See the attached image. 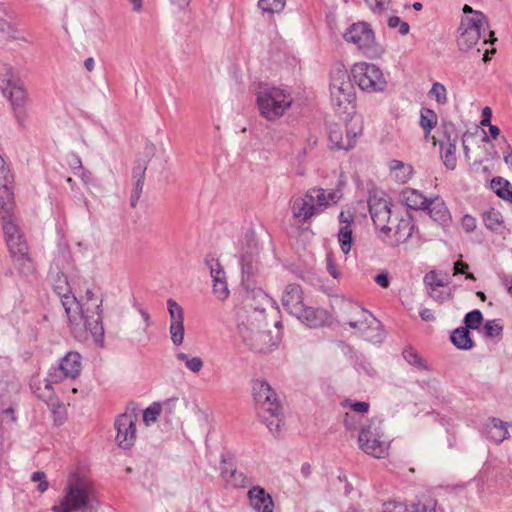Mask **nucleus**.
I'll list each match as a JSON object with an SVG mask.
<instances>
[{
	"instance_id": "50",
	"label": "nucleus",
	"mask_w": 512,
	"mask_h": 512,
	"mask_svg": "<svg viewBox=\"0 0 512 512\" xmlns=\"http://www.w3.org/2000/svg\"><path fill=\"white\" fill-rule=\"evenodd\" d=\"M403 357L411 365H414L416 367L423 366L422 359L413 348L409 347L404 349Z\"/></svg>"
},
{
	"instance_id": "39",
	"label": "nucleus",
	"mask_w": 512,
	"mask_h": 512,
	"mask_svg": "<svg viewBox=\"0 0 512 512\" xmlns=\"http://www.w3.org/2000/svg\"><path fill=\"white\" fill-rule=\"evenodd\" d=\"M176 358L177 360L183 362L185 367L193 373H199L204 365L203 360L200 357H190L184 352L177 353Z\"/></svg>"
},
{
	"instance_id": "6",
	"label": "nucleus",
	"mask_w": 512,
	"mask_h": 512,
	"mask_svg": "<svg viewBox=\"0 0 512 512\" xmlns=\"http://www.w3.org/2000/svg\"><path fill=\"white\" fill-rule=\"evenodd\" d=\"M82 370V357L78 352H68L61 360L58 368L50 372L47 379L43 381V389L39 387L35 393L37 397L45 401L49 406L55 407L59 404L58 398L54 395L52 384L62 381L63 378H76Z\"/></svg>"
},
{
	"instance_id": "33",
	"label": "nucleus",
	"mask_w": 512,
	"mask_h": 512,
	"mask_svg": "<svg viewBox=\"0 0 512 512\" xmlns=\"http://www.w3.org/2000/svg\"><path fill=\"white\" fill-rule=\"evenodd\" d=\"M407 512H437V500L431 496H422L408 505Z\"/></svg>"
},
{
	"instance_id": "46",
	"label": "nucleus",
	"mask_w": 512,
	"mask_h": 512,
	"mask_svg": "<svg viewBox=\"0 0 512 512\" xmlns=\"http://www.w3.org/2000/svg\"><path fill=\"white\" fill-rule=\"evenodd\" d=\"M483 320L482 313L479 310H473L466 314L464 322L467 329H477Z\"/></svg>"
},
{
	"instance_id": "29",
	"label": "nucleus",
	"mask_w": 512,
	"mask_h": 512,
	"mask_svg": "<svg viewBox=\"0 0 512 512\" xmlns=\"http://www.w3.org/2000/svg\"><path fill=\"white\" fill-rule=\"evenodd\" d=\"M388 168L391 178L402 184L408 182L413 174L410 164L396 159L389 161Z\"/></svg>"
},
{
	"instance_id": "52",
	"label": "nucleus",
	"mask_w": 512,
	"mask_h": 512,
	"mask_svg": "<svg viewBox=\"0 0 512 512\" xmlns=\"http://www.w3.org/2000/svg\"><path fill=\"white\" fill-rule=\"evenodd\" d=\"M227 482L235 487H244L248 483L247 478L241 472L237 471H233L230 474V477L227 479Z\"/></svg>"
},
{
	"instance_id": "64",
	"label": "nucleus",
	"mask_w": 512,
	"mask_h": 512,
	"mask_svg": "<svg viewBox=\"0 0 512 512\" xmlns=\"http://www.w3.org/2000/svg\"><path fill=\"white\" fill-rule=\"evenodd\" d=\"M488 127H489L490 135L494 139L497 138L499 136V134H500V129L497 126L492 125V124L488 125Z\"/></svg>"
},
{
	"instance_id": "1",
	"label": "nucleus",
	"mask_w": 512,
	"mask_h": 512,
	"mask_svg": "<svg viewBox=\"0 0 512 512\" xmlns=\"http://www.w3.org/2000/svg\"><path fill=\"white\" fill-rule=\"evenodd\" d=\"M59 295L74 338L80 342L86 341L89 336L96 342L102 340V297L98 289L87 288L80 300L71 294Z\"/></svg>"
},
{
	"instance_id": "43",
	"label": "nucleus",
	"mask_w": 512,
	"mask_h": 512,
	"mask_svg": "<svg viewBox=\"0 0 512 512\" xmlns=\"http://www.w3.org/2000/svg\"><path fill=\"white\" fill-rule=\"evenodd\" d=\"M429 95L433 97L435 101L440 105H444L448 102L447 89L440 82L433 83L429 91Z\"/></svg>"
},
{
	"instance_id": "32",
	"label": "nucleus",
	"mask_w": 512,
	"mask_h": 512,
	"mask_svg": "<svg viewBox=\"0 0 512 512\" xmlns=\"http://www.w3.org/2000/svg\"><path fill=\"white\" fill-rule=\"evenodd\" d=\"M20 82L22 81L11 65L7 63L0 65V86L2 90H7L10 86L16 85Z\"/></svg>"
},
{
	"instance_id": "60",
	"label": "nucleus",
	"mask_w": 512,
	"mask_h": 512,
	"mask_svg": "<svg viewBox=\"0 0 512 512\" xmlns=\"http://www.w3.org/2000/svg\"><path fill=\"white\" fill-rule=\"evenodd\" d=\"M469 266L467 263L463 261H457L454 263V275L456 274H465L468 270Z\"/></svg>"
},
{
	"instance_id": "47",
	"label": "nucleus",
	"mask_w": 512,
	"mask_h": 512,
	"mask_svg": "<svg viewBox=\"0 0 512 512\" xmlns=\"http://www.w3.org/2000/svg\"><path fill=\"white\" fill-rule=\"evenodd\" d=\"M213 293L217 299L224 301L228 298L230 291L228 289L227 280H218L213 283Z\"/></svg>"
},
{
	"instance_id": "30",
	"label": "nucleus",
	"mask_w": 512,
	"mask_h": 512,
	"mask_svg": "<svg viewBox=\"0 0 512 512\" xmlns=\"http://www.w3.org/2000/svg\"><path fill=\"white\" fill-rule=\"evenodd\" d=\"M295 317L301 322L305 323L307 326L316 328L324 323L326 319V313L322 309L307 307L305 305L302 308L301 314H296Z\"/></svg>"
},
{
	"instance_id": "57",
	"label": "nucleus",
	"mask_w": 512,
	"mask_h": 512,
	"mask_svg": "<svg viewBox=\"0 0 512 512\" xmlns=\"http://www.w3.org/2000/svg\"><path fill=\"white\" fill-rule=\"evenodd\" d=\"M374 280L382 288H388V286L390 284L388 275L385 273H380V274L376 275Z\"/></svg>"
},
{
	"instance_id": "25",
	"label": "nucleus",
	"mask_w": 512,
	"mask_h": 512,
	"mask_svg": "<svg viewBox=\"0 0 512 512\" xmlns=\"http://www.w3.org/2000/svg\"><path fill=\"white\" fill-rule=\"evenodd\" d=\"M250 504L258 512H273V501L271 496L263 488L253 487L248 492Z\"/></svg>"
},
{
	"instance_id": "13",
	"label": "nucleus",
	"mask_w": 512,
	"mask_h": 512,
	"mask_svg": "<svg viewBox=\"0 0 512 512\" xmlns=\"http://www.w3.org/2000/svg\"><path fill=\"white\" fill-rule=\"evenodd\" d=\"M349 325L357 329L359 336L369 342L378 343L382 340L380 323L367 310L361 307L353 308Z\"/></svg>"
},
{
	"instance_id": "37",
	"label": "nucleus",
	"mask_w": 512,
	"mask_h": 512,
	"mask_svg": "<svg viewBox=\"0 0 512 512\" xmlns=\"http://www.w3.org/2000/svg\"><path fill=\"white\" fill-rule=\"evenodd\" d=\"M452 343L459 349H470L473 342L470 338V333L467 328H457L451 334Z\"/></svg>"
},
{
	"instance_id": "59",
	"label": "nucleus",
	"mask_w": 512,
	"mask_h": 512,
	"mask_svg": "<svg viewBox=\"0 0 512 512\" xmlns=\"http://www.w3.org/2000/svg\"><path fill=\"white\" fill-rule=\"evenodd\" d=\"M429 295L431 298L439 302H442L446 296H448V294L444 295V293L440 291L439 288H430Z\"/></svg>"
},
{
	"instance_id": "17",
	"label": "nucleus",
	"mask_w": 512,
	"mask_h": 512,
	"mask_svg": "<svg viewBox=\"0 0 512 512\" xmlns=\"http://www.w3.org/2000/svg\"><path fill=\"white\" fill-rule=\"evenodd\" d=\"M389 231H382L385 240L392 246H399L406 243L413 235L415 225L413 219L409 215H396L388 224Z\"/></svg>"
},
{
	"instance_id": "51",
	"label": "nucleus",
	"mask_w": 512,
	"mask_h": 512,
	"mask_svg": "<svg viewBox=\"0 0 512 512\" xmlns=\"http://www.w3.org/2000/svg\"><path fill=\"white\" fill-rule=\"evenodd\" d=\"M145 167H138L134 170V178L136 179L135 183V192L137 199L139 198L140 193L142 192L143 185H144V179H145Z\"/></svg>"
},
{
	"instance_id": "61",
	"label": "nucleus",
	"mask_w": 512,
	"mask_h": 512,
	"mask_svg": "<svg viewBox=\"0 0 512 512\" xmlns=\"http://www.w3.org/2000/svg\"><path fill=\"white\" fill-rule=\"evenodd\" d=\"M420 317L424 321H434L435 320V316H434L433 312L430 309H428V308H424L420 312Z\"/></svg>"
},
{
	"instance_id": "53",
	"label": "nucleus",
	"mask_w": 512,
	"mask_h": 512,
	"mask_svg": "<svg viewBox=\"0 0 512 512\" xmlns=\"http://www.w3.org/2000/svg\"><path fill=\"white\" fill-rule=\"evenodd\" d=\"M343 405L349 406L353 411L362 414L367 413L370 408L369 403L364 401L352 402L350 400H345Z\"/></svg>"
},
{
	"instance_id": "8",
	"label": "nucleus",
	"mask_w": 512,
	"mask_h": 512,
	"mask_svg": "<svg viewBox=\"0 0 512 512\" xmlns=\"http://www.w3.org/2000/svg\"><path fill=\"white\" fill-rule=\"evenodd\" d=\"M343 39L356 46L369 59H379L385 53L384 47L376 40L371 24L365 21L351 24L343 33Z\"/></svg>"
},
{
	"instance_id": "49",
	"label": "nucleus",
	"mask_w": 512,
	"mask_h": 512,
	"mask_svg": "<svg viewBox=\"0 0 512 512\" xmlns=\"http://www.w3.org/2000/svg\"><path fill=\"white\" fill-rule=\"evenodd\" d=\"M502 333V326L496 320H489L484 325V334L487 337H498Z\"/></svg>"
},
{
	"instance_id": "40",
	"label": "nucleus",
	"mask_w": 512,
	"mask_h": 512,
	"mask_svg": "<svg viewBox=\"0 0 512 512\" xmlns=\"http://www.w3.org/2000/svg\"><path fill=\"white\" fill-rule=\"evenodd\" d=\"M162 405L159 402H153L143 411V422L146 426H151L158 420L162 413Z\"/></svg>"
},
{
	"instance_id": "26",
	"label": "nucleus",
	"mask_w": 512,
	"mask_h": 512,
	"mask_svg": "<svg viewBox=\"0 0 512 512\" xmlns=\"http://www.w3.org/2000/svg\"><path fill=\"white\" fill-rule=\"evenodd\" d=\"M437 123V114L432 109H421L419 125L423 129L425 140L431 141L434 146L437 145L438 141L436 137L431 134V132L436 127Z\"/></svg>"
},
{
	"instance_id": "23",
	"label": "nucleus",
	"mask_w": 512,
	"mask_h": 512,
	"mask_svg": "<svg viewBox=\"0 0 512 512\" xmlns=\"http://www.w3.org/2000/svg\"><path fill=\"white\" fill-rule=\"evenodd\" d=\"M13 183L12 181L1 180L0 181V219H10L14 218V193H13Z\"/></svg>"
},
{
	"instance_id": "48",
	"label": "nucleus",
	"mask_w": 512,
	"mask_h": 512,
	"mask_svg": "<svg viewBox=\"0 0 512 512\" xmlns=\"http://www.w3.org/2000/svg\"><path fill=\"white\" fill-rule=\"evenodd\" d=\"M424 282L430 288H440L445 285L444 278L434 271H431L425 275Z\"/></svg>"
},
{
	"instance_id": "15",
	"label": "nucleus",
	"mask_w": 512,
	"mask_h": 512,
	"mask_svg": "<svg viewBox=\"0 0 512 512\" xmlns=\"http://www.w3.org/2000/svg\"><path fill=\"white\" fill-rule=\"evenodd\" d=\"M2 229L6 245L12 257L19 261L28 260L29 248L14 218L2 220Z\"/></svg>"
},
{
	"instance_id": "19",
	"label": "nucleus",
	"mask_w": 512,
	"mask_h": 512,
	"mask_svg": "<svg viewBox=\"0 0 512 512\" xmlns=\"http://www.w3.org/2000/svg\"><path fill=\"white\" fill-rule=\"evenodd\" d=\"M167 308L170 316L169 332L171 341L179 346L184 341V311L183 308L173 299L167 300Z\"/></svg>"
},
{
	"instance_id": "31",
	"label": "nucleus",
	"mask_w": 512,
	"mask_h": 512,
	"mask_svg": "<svg viewBox=\"0 0 512 512\" xmlns=\"http://www.w3.org/2000/svg\"><path fill=\"white\" fill-rule=\"evenodd\" d=\"M508 423L493 418L486 425V434L494 444H499L508 437Z\"/></svg>"
},
{
	"instance_id": "7",
	"label": "nucleus",
	"mask_w": 512,
	"mask_h": 512,
	"mask_svg": "<svg viewBox=\"0 0 512 512\" xmlns=\"http://www.w3.org/2000/svg\"><path fill=\"white\" fill-rule=\"evenodd\" d=\"M494 33L489 29L487 19L482 12L466 15L462 18L457 45L460 50L468 51L477 46L480 42L487 44L493 42Z\"/></svg>"
},
{
	"instance_id": "41",
	"label": "nucleus",
	"mask_w": 512,
	"mask_h": 512,
	"mask_svg": "<svg viewBox=\"0 0 512 512\" xmlns=\"http://www.w3.org/2000/svg\"><path fill=\"white\" fill-rule=\"evenodd\" d=\"M205 263L210 270V275L213 279V283H215V281L218 280H226V274L218 259H215L214 257H207L205 259Z\"/></svg>"
},
{
	"instance_id": "55",
	"label": "nucleus",
	"mask_w": 512,
	"mask_h": 512,
	"mask_svg": "<svg viewBox=\"0 0 512 512\" xmlns=\"http://www.w3.org/2000/svg\"><path fill=\"white\" fill-rule=\"evenodd\" d=\"M32 481L33 482H39L38 484V491L43 493L48 489V481L46 480V475L43 472H35L32 475Z\"/></svg>"
},
{
	"instance_id": "9",
	"label": "nucleus",
	"mask_w": 512,
	"mask_h": 512,
	"mask_svg": "<svg viewBox=\"0 0 512 512\" xmlns=\"http://www.w3.org/2000/svg\"><path fill=\"white\" fill-rule=\"evenodd\" d=\"M253 397L260 417L267 422L271 431L273 425L277 430L280 427L282 407L274 390L267 382L257 380L253 384Z\"/></svg>"
},
{
	"instance_id": "34",
	"label": "nucleus",
	"mask_w": 512,
	"mask_h": 512,
	"mask_svg": "<svg viewBox=\"0 0 512 512\" xmlns=\"http://www.w3.org/2000/svg\"><path fill=\"white\" fill-rule=\"evenodd\" d=\"M272 303L273 300L264 291L259 289L247 295L244 305L253 304L257 309H262L266 313V307Z\"/></svg>"
},
{
	"instance_id": "12",
	"label": "nucleus",
	"mask_w": 512,
	"mask_h": 512,
	"mask_svg": "<svg viewBox=\"0 0 512 512\" xmlns=\"http://www.w3.org/2000/svg\"><path fill=\"white\" fill-rule=\"evenodd\" d=\"M139 409L135 403H130L125 411L114 422L116 441L120 448H130L136 444Z\"/></svg>"
},
{
	"instance_id": "42",
	"label": "nucleus",
	"mask_w": 512,
	"mask_h": 512,
	"mask_svg": "<svg viewBox=\"0 0 512 512\" xmlns=\"http://www.w3.org/2000/svg\"><path fill=\"white\" fill-rule=\"evenodd\" d=\"M286 4V0H259L258 6L262 11L269 14L280 13Z\"/></svg>"
},
{
	"instance_id": "11",
	"label": "nucleus",
	"mask_w": 512,
	"mask_h": 512,
	"mask_svg": "<svg viewBox=\"0 0 512 512\" xmlns=\"http://www.w3.org/2000/svg\"><path fill=\"white\" fill-rule=\"evenodd\" d=\"M351 75L358 87L366 92L383 91L387 84L382 70L373 63L360 61L353 64Z\"/></svg>"
},
{
	"instance_id": "5",
	"label": "nucleus",
	"mask_w": 512,
	"mask_h": 512,
	"mask_svg": "<svg viewBox=\"0 0 512 512\" xmlns=\"http://www.w3.org/2000/svg\"><path fill=\"white\" fill-rule=\"evenodd\" d=\"M291 92L280 86L260 84L256 92V106L261 117L274 122L283 117L292 107Z\"/></svg>"
},
{
	"instance_id": "20",
	"label": "nucleus",
	"mask_w": 512,
	"mask_h": 512,
	"mask_svg": "<svg viewBox=\"0 0 512 512\" xmlns=\"http://www.w3.org/2000/svg\"><path fill=\"white\" fill-rule=\"evenodd\" d=\"M364 3L377 17H387L410 7L408 0H364Z\"/></svg>"
},
{
	"instance_id": "62",
	"label": "nucleus",
	"mask_w": 512,
	"mask_h": 512,
	"mask_svg": "<svg viewBox=\"0 0 512 512\" xmlns=\"http://www.w3.org/2000/svg\"><path fill=\"white\" fill-rule=\"evenodd\" d=\"M132 5V10L136 13H140L143 8V0H128Z\"/></svg>"
},
{
	"instance_id": "22",
	"label": "nucleus",
	"mask_w": 512,
	"mask_h": 512,
	"mask_svg": "<svg viewBox=\"0 0 512 512\" xmlns=\"http://www.w3.org/2000/svg\"><path fill=\"white\" fill-rule=\"evenodd\" d=\"M445 141L440 142V156L443 164L449 170H454L457 166V143L458 135L454 132L444 133Z\"/></svg>"
},
{
	"instance_id": "45",
	"label": "nucleus",
	"mask_w": 512,
	"mask_h": 512,
	"mask_svg": "<svg viewBox=\"0 0 512 512\" xmlns=\"http://www.w3.org/2000/svg\"><path fill=\"white\" fill-rule=\"evenodd\" d=\"M386 18L389 28H398V32L402 36H405L409 33V24L407 22L402 21L398 16L389 14Z\"/></svg>"
},
{
	"instance_id": "35",
	"label": "nucleus",
	"mask_w": 512,
	"mask_h": 512,
	"mask_svg": "<svg viewBox=\"0 0 512 512\" xmlns=\"http://www.w3.org/2000/svg\"><path fill=\"white\" fill-rule=\"evenodd\" d=\"M483 222L485 226L492 231L499 232L504 228L503 215L494 208H491L483 214Z\"/></svg>"
},
{
	"instance_id": "44",
	"label": "nucleus",
	"mask_w": 512,
	"mask_h": 512,
	"mask_svg": "<svg viewBox=\"0 0 512 512\" xmlns=\"http://www.w3.org/2000/svg\"><path fill=\"white\" fill-rule=\"evenodd\" d=\"M371 435H372V432H371L370 428H364L360 431L358 441H359L361 448L374 449V448H380L382 446V444L378 440H376V439L371 440Z\"/></svg>"
},
{
	"instance_id": "54",
	"label": "nucleus",
	"mask_w": 512,
	"mask_h": 512,
	"mask_svg": "<svg viewBox=\"0 0 512 512\" xmlns=\"http://www.w3.org/2000/svg\"><path fill=\"white\" fill-rule=\"evenodd\" d=\"M461 226L467 233H471L476 229L477 221L476 218L466 214L461 219Z\"/></svg>"
},
{
	"instance_id": "14",
	"label": "nucleus",
	"mask_w": 512,
	"mask_h": 512,
	"mask_svg": "<svg viewBox=\"0 0 512 512\" xmlns=\"http://www.w3.org/2000/svg\"><path fill=\"white\" fill-rule=\"evenodd\" d=\"M369 211L374 225L380 232L389 231L388 224L392 221L393 214L391 210V201L383 192H375L369 196Z\"/></svg>"
},
{
	"instance_id": "2",
	"label": "nucleus",
	"mask_w": 512,
	"mask_h": 512,
	"mask_svg": "<svg viewBox=\"0 0 512 512\" xmlns=\"http://www.w3.org/2000/svg\"><path fill=\"white\" fill-rule=\"evenodd\" d=\"M267 327V315L262 309H257L253 304L238 309L237 332L251 349L263 352L269 347Z\"/></svg>"
},
{
	"instance_id": "38",
	"label": "nucleus",
	"mask_w": 512,
	"mask_h": 512,
	"mask_svg": "<svg viewBox=\"0 0 512 512\" xmlns=\"http://www.w3.org/2000/svg\"><path fill=\"white\" fill-rule=\"evenodd\" d=\"M15 422L14 411L11 407H4L3 403L0 401V446H2L4 432L3 429L5 426H10Z\"/></svg>"
},
{
	"instance_id": "4",
	"label": "nucleus",
	"mask_w": 512,
	"mask_h": 512,
	"mask_svg": "<svg viewBox=\"0 0 512 512\" xmlns=\"http://www.w3.org/2000/svg\"><path fill=\"white\" fill-rule=\"evenodd\" d=\"M340 199L341 194L336 190H325L319 187L310 188L303 196L297 197L292 201V217L297 223L305 224L313 216L337 204Z\"/></svg>"
},
{
	"instance_id": "36",
	"label": "nucleus",
	"mask_w": 512,
	"mask_h": 512,
	"mask_svg": "<svg viewBox=\"0 0 512 512\" xmlns=\"http://www.w3.org/2000/svg\"><path fill=\"white\" fill-rule=\"evenodd\" d=\"M491 188L500 198L512 201V186L507 180L501 177L493 178Z\"/></svg>"
},
{
	"instance_id": "18",
	"label": "nucleus",
	"mask_w": 512,
	"mask_h": 512,
	"mask_svg": "<svg viewBox=\"0 0 512 512\" xmlns=\"http://www.w3.org/2000/svg\"><path fill=\"white\" fill-rule=\"evenodd\" d=\"M356 218V210L353 207H345L341 210L338 220H339V230H338V242L340 244V248L344 254H348L352 247V224L354 223Z\"/></svg>"
},
{
	"instance_id": "56",
	"label": "nucleus",
	"mask_w": 512,
	"mask_h": 512,
	"mask_svg": "<svg viewBox=\"0 0 512 512\" xmlns=\"http://www.w3.org/2000/svg\"><path fill=\"white\" fill-rule=\"evenodd\" d=\"M326 269L328 273L334 278L338 279L340 276V272L338 271L336 264L334 263L333 258L331 255H327L326 257Z\"/></svg>"
},
{
	"instance_id": "21",
	"label": "nucleus",
	"mask_w": 512,
	"mask_h": 512,
	"mask_svg": "<svg viewBox=\"0 0 512 512\" xmlns=\"http://www.w3.org/2000/svg\"><path fill=\"white\" fill-rule=\"evenodd\" d=\"M284 308L292 315L301 314L302 308L305 306L303 303V291L298 284H288L282 295L281 299Z\"/></svg>"
},
{
	"instance_id": "24",
	"label": "nucleus",
	"mask_w": 512,
	"mask_h": 512,
	"mask_svg": "<svg viewBox=\"0 0 512 512\" xmlns=\"http://www.w3.org/2000/svg\"><path fill=\"white\" fill-rule=\"evenodd\" d=\"M5 97H7L13 110L20 117L24 113V107L28 101L26 90L23 86V83L20 82L16 85L10 86L7 90H2Z\"/></svg>"
},
{
	"instance_id": "28",
	"label": "nucleus",
	"mask_w": 512,
	"mask_h": 512,
	"mask_svg": "<svg viewBox=\"0 0 512 512\" xmlns=\"http://www.w3.org/2000/svg\"><path fill=\"white\" fill-rule=\"evenodd\" d=\"M401 201L410 209L424 210L427 206L428 198L417 189L404 188L401 192Z\"/></svg>"
},
{
	"instance_id": "63",
	"label": "nucleus",
	"mask_w": 512,
	"mask_h": 512,
	"mask_svg": "<svg viewBox=\"0 0 512 512\" xmlns=\"http://www.w3.org/2000/svg\"><path fill=\"white\" fill-rule=\"evenodd\" d=\"M84 67L87 69V71L92 72L95 67V61L92 57H88L84 61Z\"/></svg>"
},
{
	"instance_id": "16",
	"label": "nucleus",
	"mask_w": 512,
	"mask_h": 512,
	"mask_svg": "<svg viewBox=\"0 0 512 512\" xmlns=\"http://www.w3.org/2000/svg\"><path fill=\"white\" fill-rule=\"evenodd\" d=\"M361 126L353 125L345 129L338 124H331L328 130V143L331 149L349 150L354 148L358 136L361 134Z\"/></svg>"
},
{
	"instance_id": "27",
	"label": "nucleus",
	"mask_w": 512,
	"mask_h": 512,
	"mask_svg": "<svg viewBox=\"0 0 512 512\" xmlns=\"http://www.w3.org/2000/svg\"><path fill=\"white\" fill-rule=\"evenodd\" d=\"M424 210H427L430 217L441 224L447 223L451 218L445 202L439 196L428 199Z\"/></svg>"
},
{
	"instance_id": "10",
	"label": "nucleus",
	"mask_w": 512,
	"mask_h": 512,
	"mask_svg": "<svg viewBox=\"0 0 512 512\" xmlns=\"http://www.w3.org/2000/svg\"><path fill=\"white\" fill-rule=\"evenodd\" d=\"M355 90L350 76L344 67H337L331 73L330 99L331 104L340 113L354 107Z\"/></svg>"
},
{
	"instance_id": "58",
	"label": "nucleus",
	"mask_w": 512,
	"mask_h": 512,
	"mask_svg": "<svg viewBox=\"0 0 512 512\" xmlns=\"http://www.w3.org/2000/svg\"><path fill=\"white\" fill-rule=\"evenodd\" d=\"M491 117H492V111L489 107H485L482 110V120L481 125L482 126H488L491 124Z\"/></svg>"
},
{
	"instance_id": "3",
	"label": "nucleus",
	"mask_w": 512,
	"mask_h": 512,
	"mask_svg": "<svg viewBox=\"0 0 512 512\" xmlns=\"http://www.w3.org/2000/svg\"><path fill=\"white\" fill-rule=\"evenodd\" d=\"M96 499L94 481L84 471L72 473L64 489V496L58 505L52 509L54 512H76L92 508Z\"/></svg>"
}]
</instances>
